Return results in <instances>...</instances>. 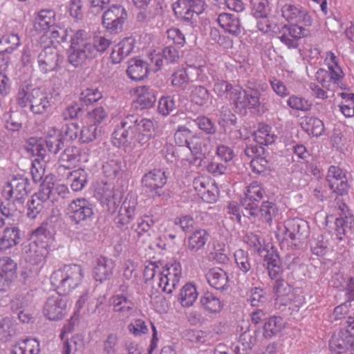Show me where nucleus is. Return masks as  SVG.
I'll return each mask as SVG.
<instances>
[{"instance_id":"1","label":"nucleus","mask_w":354,"mask_h":354,"mask_svg":"<svg viewBox=\"0 0 354 354\" xmlns=\"http://www.w3.org/2000/svg\"><path fill=\"white\" fill-rule=\"evenodd\" d=\"M154 127L153 122L138 115H127L113 133V138L118 145H128L136 142L147 144L152 137Z\"/></svg>"},{"instance_id":"2","label":"nucleus","mask_w":354,"mask_h":354,"mask_svg":"<svg viewBox=\"0 0 354 354\" xmlns=\"http://www.w3.org/2000/svg\"><path fill=\"white\" fill-rule=\"evenodd\" d=\"M30 192L31 186L27 176L19 174L14 176L2 190L3 199L0 200L2 215L7 218L15 216Z\"/></svg>"},{"instance_id":"3","label":"nucleus","mask_w":354,"mask_h":354,"mask_svg":"<svg viewBox=\"0 0 354 354\" xmlns=\"http://www.w3.org/2000/svg\"><path fill=\"white\" fill-rule=\"evenodd\" d=\"M16 100L17 104L21 108L29 105L30 111L34 114H44L51 108V97L44 89L39 87L32 88L26 84L20 85Z\"/></svg>"},{"instance_id":"4","label":"nucleus","mask_w":354,"mask_h":354,"mask_svg":"<svg viewBox=\"0 0 354 354\" xmlns=\"http://www.w3.org/2000/svg\"><path fill=\"white\" fill-rule=\"evenodd\" d=\"M83 277L82 268L77 264L64 265L53 272L50 280L57 292L66 295L76 288Z\"/></svg>"},{"instance_id":"5","label":"nucleus","mask_w":354,"mask_h":354,"mask_svg":"<svg viewBox=\"0 0 354 354\" xmlns=\"http://www.w3.org/2000/svg\"><path fill=\"white\" fill-rule=\"evenodd\" d=\"M86 32L78 30L71 37V45L67 50L68 62L75 67L86 63L87 59H93V47L86 39Z\"/></svg>"},{"instance_id":"6","label":"nucleus","mask_w":354,"mask_h":354,"mask_svg":"<svg viewBox=\"0 0 354 354\" xmlns=\"http://www.w3.org/2000/svg\"><path fill=\"white\" fill-rule=\"evenodd\" d=\"M66 215L77 229L90 225L95 216V204L86 198H77L68 204Z\"/></svg>"},{"instance_id":"7","label":"nucleus","mask_w":354,"mask_h":354,"mask_svg":"<svg viewBox=\"0 0 354 354\" xmlns=\"http://www.w3.org/2000/svg\"><path fill=\"white\" fill-rule=\"evenodd\" d=\"M127 17V12L122 5L113 4L103 12L102 25L109 33L118 35L122 31Z\"/></svg>"},{"instance_id":"8","label":"nucleus","mask_w":354,"mask_h":354,"mask_svg":"<svg viewBox=\"0 0 354 354\" xmlns=\"http://www.w3.org/2000/svg\"><path fill=\"white\" fill-rule=\"evenodd\" d=\"M61 295L57 292L48 296L44 304L43 313L49 320H61L67 313V301Z\"/></svg>"},{"instance_id":"9","label":"nucleus","mask_w":354,"mask_h":354,"mask_svg":"<svg viewBox=\"0 0 354 354\" xmlns=\"http://www.w3.org/2000/svg\"><path fill=\"white\" fill-rule=\"evenodd\" d=\"M167 181L166 172L160 169H154L146 173L141 180L142 186L147 187L153 193V198L163 195L162 187L167 183Z\"/></svg>"},{"instance_id":"10","label":"nucleus","mask_w":354,"mask_h":354,"mask_svg":"<svg viewBox=\"0 0 354 354\" xmlns=\"http://www.w3.org/2000/svg\"><path fill=\"white\" fill-rule=\"evenodd\" d=\"M264 194L265 191L257 182H253L248 187L246 196L241 201L245 210L243 211L244 216H254L257 214L258 204Z\"/></svg>"},{"instance_id":"11","label":"nucleus","mask_w":354,"mask_h":354,"mask_svg":"<svg viewBox=\"0 0 354 354\" xmlns=\"http://www.w3.org/2000/svg\"><path fill=\"white\" fill-rule=\"evenodd\" d=\"M326 180L328 186L333 192L341 196L347 194L348 180L345 174L338 167L334 165L329 167Z\"/></svg>"},{"instance_id":"12","label":"nucleus","mask_w":354,"mask_h":354,"mask_svg":"<svg viewBox=\"0 0 354 354\" xmlns=\"http://www.w3.org/2000/svg\"><path fill=\"white\" fill-rule=\"evenodd\" d=\"M282 233L284 239H290L292 241L304 239L308 234V225L303 219L295 218L286 221Z\"/></svg>"},{"instance_id":"13","label":"nucleus","mask_w":354,"mask_h":354,"mask_svg":"<svg viewBox=\"0 0 354 354\" xmlns=\"http://www.w3.org/2000/svg\"><path fill=\"white\" fill-rule=\"evenodd\" d=\"M17 263L10 257L0 259V291H6L17 277Z\"/></svg>"},{"instance_id":"14","label":"nucleus","mask_w":354,"mask_h":354,"mask_svg":"<svg viewBox=\"0 0 354 354\" xmlns=\"http://www.w3.org/2000/svg\"><path fill=\"white\" fill-rule=\"evenodd\" d=\"M282 16L286 20L295 23H303L306 26L312 25L313 19L308 11L301 6L285 4L281 8Z\"/></svg>"},{"instance_id":"15","label":"nucleus","mask_w":354,"mask_h":354,"mask_svg":"<svg viewBox=\"0 0 354 354\" xmlns=\"http://www.w3.org/2000/svg\"><path fill=\"white\" fill-rule=\"evenodd\" d=\"M59 57V54L55 49L51 47L45 48L37 57L41 71L46 73L56 70L58 66Z\"/></svg>"},{"instance_id":"16","label":"nucleus","mask_w":354,"mask_h":354,"mask_svg":"<svg viewBox=\"0 0 354 354\" xmlns=\"http://www.w3.org/2000/svg\"><path fill=\"white\" fill-rule=\"evenodd\" d=\"M114 268L115 263L112 259L100 257L97 259V263L93 268L95 279L101 283L110 279L113 275Z\"/></svg>"},{"instance_id":"17","label":"nucleus","mask_w":354,"mask_h":354,"mask_svg":"<svg viewBox=\"0 0 354 354\" xmlns=\"http://www.w3.org/2000/svg\"><path fill=\"white\" fill-rule=\"evenodd\" d=\"M217 20L225 32L234 36H239L241 33L243 28L237 15L223 12L218 15Z\"/></svg>"},{"instance_id":"18","label":"nucleus","mask_w":354,"mask_h":354,"mask_svg":"<svg viewBox=\"0 0 354 354\" xmlns=\"http://www.w3.org/2000/svg\"><path fill=\"white\" fill-rule=\"evenodd\" d=\"M208 283L218 290H226L230 287L227 274L220 268H213L205 274Z\"/></svg>"},{"instance_id":"19","label":"nucleus","mask_w":354,"mask_h":354,"mask_svg":"<svg viewBox=\"0 0 354 354\" xmlns=\"http://www.w3.org/2000/svg\"><path fill=\"white\" fill-rule=\"evenodd\" d=\"M136 39L133 37L124 38L115 45L111 54L113 63L119 64L123 59L130 55L134 48Z\"/></svg>"},{"instance_id":"20","label":"nucleus","mask_w":354,"mask_h":354,"mask_svg":"<svg viewBox=\"0 0 354 354\" xmlns=\"http://www.w3.org/2000/svg\"><path fill=\"white\" fill-rule=\"evenodd\" d=\"M102 191L103 206L109 213H115L120 202V196H118V194L113 190V186L107 183L104 184Z\"/></svg>"},{"instance_id":"21","label":"nucleus","mask_w":354,"mask_h":354,"mask_svg":"<svg viewBox=\"0 0 354 354\" xmlns=\"http://www.w3.org/2000/svg\"><path fill=\"white\" fill-rule=\"evenodd\" d=\"M127 73L133 80H142L147 77L149 73L148 64L142 59L131 58L128 62Z\"/></svg>"},{"instance_id":"22","label":"nucleus","mask_w":354,"mask_h":354,"mask_svg":"<svg viewBox=\"0 0 354 354\" xmlns=\"http://www.w3.org/2000/svg\"><path fill=\"white\" fill-rule=\"evenodd\" d=\"M39 343L33 338L20 339L12 346L10 351V354H39Z\"/></svg>"},{"instance_id":"23","label":"nucleus","mask_w":354,"mask_h":354,"mask_svg":"<svg viewBox=\"0 0 354 354\" xmlns=\"http://www.w3.org/2000/svg\"><path fill=\"white\" fill-rule=\"evenodd\" d=\"M209 239V233L205 229L196 230L187 239V248L192 253L202 249Z\"/></svg>"},{"instance_id":"24","label":"nucleus","mask_w":354,"mask_h":354,"mask_svg":"<svg viewBox=\"0 0 354 354\" xmlns=\"http://www.w3.org/2000/svg\"><path fill=\"white\" fill-rule=\"evenodd\" d=\"M80 150L77 147L70 146L65 148L64 151L61 153L59 159L60 165L59 171L70 169L73 165H76L80 160Z\"/></svg>"},{"instance_id":"25","label":"nucleus","mask_w":354,"mask_h":354,"mask_svg":"<svg viewBox=\"0 0 354 354\" xmlns=\"http://www.w3.org/2000/svg\"><path fill=\"white\" fill-rule=\"evenodd\" d=\"M300 125L303 130L310 136L318 137L324 132V122L317 118H302Z\"/></svg>"},{"instance_id":"26","label":"nucleus","mask_w":354,"mask_h":354,"mask_svg":"<svg viewBox=\"0 0 354 354\" xmlns=\"http://www.w3.org/2000/svg\"><path fill=\"white\" fill-rule=\"evenodd\" d=\"M21 239V232L18 227H6L0 238V251H5L17 245Z\"/></svg>"},{"instance_id":"27","label":"nucleus","mask_w":354,"mask_h":354,"mask_svg":"<svg viewBox=\"0 0 354 354\" xmlns=\"http://www.w3.org/2000/svg\"><path fill=\"white\" fill-rule=\"evenodd\" d=\"M55 26V14L52 10H40L34 20V26L37 30L48 31Z\"/></svg>"},{"instance_id":"28","label":"nucleus","mask_w":354,"mask_h":354,"mask_svg":"<svg viewBox=\"0 0 354 354\" xmlns=\"http://www.w3.org/2000/svg\"><path fill=\"white\" fill-rule=\"evenodd\" d=\"M335 226L339 240H342V235L351 237L354 233V218L351 215L337 218Z\"/></svg>"},{"instance_id":"29","label":"nucleus","mask_w":354,"mask_h":354,"mask_svg":"<svg viewBox=\"0 0 354 354\" xmlns=\"http://www.w3.org/2000/svg\"><path fill=\"white\" fill-rule=\"evenodd\" d=\"M111 305L113 312L122 315H129L134 308L133 302L122 294L113 295L111 297Z\"/></svg>"},{"instance_id":"30","label":"nucleus","mask_w":354,"mask_h":354,"mask_svg":"<svg viewBox=\"0 0 354 354\" xmlns=\"http://www.w3.org/2000/svg\"><path fill=\"white\" fill-rule=\"evenodd\" d=\"M284 327L283 319L279 316H272L266 319L263 324V337L270 339L280 333Z\"/></svg>"},{"instance_id":"31","label":"nucleus","mask_w":354,"mask_h":354,"mask_svg":"<svg viewBox=\"0 0 354 354\" xmlns=\"http://www.w3.org/2000/svg\"><path fill=\"white\" fill-rule=\"evenodd\" d=\"M45 143L49 152L57 154L62 149L65 147V138L60 132L53 130L47 134Z\"/></svg>"},{"instance_id":"32","label":"nucleus","mask_w":354,"mask_h":354,"mask_svg":"<svg viewBox=\"0 0 354 354\" xmlns=\"http://www.w3.org/2000/svg\"><path fill=\"white\" fill-rule=\"evenodd\" d=\"M48 245H43L35 243H30L28 256V261L32 264H39L41 263L48 254Z\"/></svg>"},{"instance_id":"33","label":"nucleus","mask_w":354,"mask_h":354,"mask_svg":"<svg viewBox=\"0 0 354 354\" xmlns=\"http://www.w3.org/2000/svg\"><path fill=\"white\" fill-rule=\"evenodd\" d=\"M197 297L196 286L191 283H187L181 288L178 300L183 307H190L196 301Z\"/></svg>"},{"instance_id":"34","label":"nucleus","mask_w":354,"mask_h":354,"mask_svg":"<svg viewBox=\"0 0 354 354\" xmlns=\"http://www.w3.org/2000/svg\"><path fill=\"white\" fill-rule=\"evenodd\" d=\"M67 180L71 183V189L75 192L82 190L88 181V174L83 169H78L70 171L67 175Z\"/></svg>"},{"instance_id":"35","label":"nucleus","mask_w":354,"mask_h":354,"mask_svg":"<svg viewBox=\"0 0 354 354\" xmlns=\"http://www.w3.org/2000/svg\"><path fill=\"white\" fill-rule=\"evenodd\" d=\"M196 139V134L185 125H179L174 133V142L179 147H189L190 142Z\"/></svg>"},{"instance_id":"36","label":"nucleus","mask_w":354,"mask_h":354,"mask_svg":"<svg viewBox=\"0 0 354 354\" xmlns=\"http://www.w3.org/2000/svg\"><path fill=\"white\" fill-rule=\"evenodd\" d=\"M201 304L205 310L211 313H219L223 304L220 299L210 292H206L201 298Z\"/></svg>"},{"instance_id":"37","label":"nucleus","mask_w":354,"mask_h":354,"mask_svg":"<svg viewBox=\"0 0 354 354\" xmlns=\"http://www.w3.org/2000/svg\"><path fill=\"white\" fill-rule=\"evenodd\" d=\"M192 102L199 106H207L211 100V95L209 91L203 86H196L192 90L190 94Z\"/></svg>"},{"instance_id":"38","label":"nucleus","mask_w":354,"mask_h":354,"mask_svg":"<svg viewBox=\"0 0 354 354\" xmlns=\"http://www.w3.org/2000/svg\"><path fill=\"white\" fill-rule=\"evenodd\" d=\"M245 90L242 92L241 88H235L229 96V101L234 106L235 111L239 113H246V100Z\"/></svg>"},{"instance_id":"39","label":"nucleus","mask_w":354,"mask_h":354,"mask_svg":"<svg viewBox=\"0 0 354 354\" xmlns=\"http://www.w3.org/2000/svg\"><path fill=\"white\" fill-rule=\"evenodd\" d=\"M245 95L247 109H257L261 105L263 106L266 104L263 95L258 89L248 88L245 90Z\"/></svg>"},{"instance_id":"40","label":"nucleus","mask_w":354,"mask_h":354,"mask_svg":"<svg viewBox=\"0 0 354 354\" xmlns=\"http://www.w3.org/2000/svg\"><path fill=\"white\" fill-rule=\"evenodd\" d=\"M257 214L253 217H257L259 214H261V217L263 218L266 222L270 223L272 221V218L277 215L278 208L277 205L270 201H263L260 207L258 206V212Z\"/></svg>"},{"instance_id":"41","label":"nucleus","mask_w":354,"mask_h":354,"mask_svg":"<svg viewBox=\"0 0 354 354\" xmlns=\"http://www.w3.org/2000/svg\"><path fill=\"white\" fill-rule=\"evenodd\" d=\"M344 331H340L337 335H333L329 342V348L332 352L341 354L349 349L346 338H344Z\"/></svg>"},{"instance_id":"42","label":"nucleus","mask_w":354,"mask_h":354,"mask_svg":"<svg viewBox=\"0 0 354 354\" xmlns=\"http://www.w3.org/2000/svg\"><path fill=\"white\" fill-rule=\"evenodd\" d=\"M44 203L37 196L32 195L26 203V215L28 218L35 219L43 210Z\"/></svg>"},{"instance_id":"43","label":"nucleus","mask_w":354,"mask_h":354,"mask_svg":"<svg viewBox=\"0 0 354 354\" xmlns=\"http://www.w3.org/2000/svg\"><path fill=\"white\" fill-rule=\"evenodd\" d=\"M194 122L206 135L212 136L217 131V127L210 118L205 115L198 116Z\"/></svg>"},{"instance_id":"44","label":"nucleus","mask_w":354,"mask_h":354,"mask_svg":"<svg viewBox=\"0 0 354 354\" xmlns=\"http://www.w3.org/2000/svg\"><path fill=\"white\" fill-rule=\"evenodd\" d=\"M282 32L299 41L301 38L306 37L310 34L309 30L303 28L297 24L284 25L282 28Z\"/></svg>"},{"instance_id":"45","label":"nucleus","mask_w":354,"mask_h":354,"mask_svg":"<svg viewBox=\"0 0 354 354\" xmlns=\"http://www.w3.org/2000/svg\"><path fill=\"white\" fill-rule=\"evenodd\" d=\"M234 256L236 266L241 271L245 274L250 270L252 265L247 252L239 249L235 251Z\"/></svg>"},{"instance_id":"46","label":"nucleus","mask_w":354,"mask_h":354,"mask_svg":"<svg viewBox=\"0 0 354 354\" xmlns=\"http://www.w3.org/2000/svg\"><path fill=\"white\" fill-rule=\"evenodd\" d=\"M156 100L155 95L144 86L141 88V93L138 96L136 103L140 105V109H144L153 106Z\"/></svg>"},{"instance_id":"47","label":"nucleus","mask_w":354,"mask_h":354,"mask_svg":"<svg viewBox=\"0 0 354 354\" xmlns=\"http://www.w3.org/2000/svg\"><path fill=\"white\" fill-rule=\"evenodd\" d=\"M51 237L50 230L47 229L46 226L42 225L32 232V239H34L32 243L48 245Z\"/></svg>"},{"instance_id":"48","label":"nucleus","mask_w":354,"mask_h":354,"mask_svg":"<svg viewBox=\"0 0 354 354\" xmlns=\"http://www.w3.org/2000/svg\"><path fill=\"white\" fill-rule=\"evenodd\" d=\"M83 346V340L81 336L78 335H74L70 339L64 342L63 354H75L77 351H81Z\"/></svg>"},{"instance_id":"49","label":"nucleus","mask_w":354,"mask_h":354,"mask_svg":"<svg viewBox=\"0 0 354 354\" xmlns=\"http://www.w3.org/2000/svg\"><path fill=\"white\" fill-rule=\"evenodd\" d=\"M15 334V326L9 317L0 320V340L7 342Z\"/></svg>"},{"instance_id":"50","label":"nucleus","mask_w":354,"mask_h":354,"mask_svg":"<svg viewBox=\"0 0 354 354\" xmlns=\"http://www.w3.org/2000/svg\"><path fill=\"white\" fill-rule=\"evenodd\" d=\"M252 14L256 18L267 17L268 9V0H250Z\"/></svg>"},{"instance_id":"51","label":"nucleus","mask_w":354,"mask_h":354,"mask_svg":"<svg viewBox=\"0 0 354 354\" xmlns=\"http://www.w3.org/2000/svg\"><path fill=\"white\" fill-rule=\"evenodd\" d=\"M328 73L329 76V81L331 84V87H333V89L336 86H338L342 89H346V87L342 82L344 73L339 66L335 67L333 66H328Z\"/></svg>"},{"instance_id":"52","label":"nucleus","mask_w":354,"mask_h":354,"mask_svg":"<svg viewBox=\"0 0 354 354\" xmlns=\"http://www.w3.org/2000/svg\"><path fill=\"white\" fill-rule=\"evenodd\" d=\"M239 342L241 346H237L235 348V352L236 354H246L254 346L255 338L250 334L244 332L240 335Z\"/></svg>"},{"instance_id":"53","label":"nucleus","mask_w":354,"mask_h":354,"mask_svg":"<svg viewBox=\"0 0 354 354\" xmlns=\"http://www.w3.org/2000/svg\"><path fill=\"white\" fill-rule=\"evenodd\" d=\"M100 131L95 124H88L83 127L80 131V140L83 143H88L93 141L100 135Z\"/></svg>"},{"instance_id":"54","label":"nucleus","mask_w":354,"mask_h":354,"mask_svg":"<svg viewBox=\"0 0 354 354\" xmlns=\"http://www.w3.org/2000/svg\"><path fill=\"white\" fill-rule=\"evenodd\" d=\"M176 109V104L174 97L162 96L159 100L158 109L162 115H168Z\"/></svg>"},{"instance_id":"55","label":"nucleus","mask_w":354,"mask_h":354,"mask_svg":"<svg viewBox=\"0 0 354 354\" xmlns=\"http://www.w3.org/2000/svg\"><path fill=\"white\" fill-rule=\"evenodd\" d=\"M153 224V221L145 216L144 218H138L136 222L131 225V229L136 232L138 236L140 237L143 233L147 232Z\"/></svg>"},{"instance_id":"56","label":"nucleus","mask_w":354,"mask_h":354,"mask_svg":"<svg viewBox=\"0 0 354 354\" xmlns=\"http://www.w3.org/2000/svg\"><path fill=\"white\" fill-rule=\"evenodd\" d=\"M171 84L173 86L185 89L189 82V77L187 71L182 68L175 71L171 77Z\"/></svg>"},{"instance_id":"57","label":"nucleus","mask_w":354,"mask_h":354,"mask_svg":"<svg viewBox=\"0 0 354 354\" xmlns=\"http://www.w3.org/2000/svg\"><path fill=\"white\" fill-rule=\"evenodd\" d=\"M83 113V105L79 103H73L63 111L62 116L64 120H75L80 118Z\"/></svg>"},{"instance_id":"58","label":"nucleus","mask_w":354,"mask_h":354,"mask_svg":"<svg viewBox=\"0 0 354 354\" xmlns=\"http://www.w3.org/2000/svg\"><path fill=\"white\" fill-rule=\"evenodd\" d=\"M46 32L49 34L48 37L51 39L52 44H61L67 40L68 30L64 28L54 26Z\"/></svg>"},{"instance_id":"59","label":"nucleus","mask_w":354,"mask_h":354,"mask_svg":"<svg viewBox=\"0 0 354 354\" xmlns=\"http://www.w3.org/2000/svg\"><path fill=\"white\" fill-rule=\"evenodd\" d=\"M235 88L227 81L218 80L214 83L213 91L218 97L229 99V96Z\"/></svg>"},{"instance_id":"60","label":"nucleus","mask_w":354,"mask_h":354,"mask_svg":"<svg viewBox=\"0 0 354 354\" xmlns=\"http://www.w3.org/2000/svg\"><path fill=\"white\" fill-rule=\"evenodd\" d=\"M20 45L19 37L17 34H8L0 39V48H8L9 53H12Z\"/></svg>"},{"instance_id":"61","label":"nucleus","mask_w":354,"mask_h":354,"mask_svg":"<svg viewBox=\"0 0 354 354\" xmlns=\"http://www.w3.org/2000/svg\"><path fill=\"white\" fill-rule=\"evenodd\" d=\"M136 200L133 196L127 197L120 207V212L133 221L136 215Z\"/></svg>"},{"instance_id":"62","label":"nucleus","mask_w":354,"mask_h":354,"mask_svg":"<svg viewBox=\"0 0 354 354\" xmlns=\"http://www.w3.org/2000/svg\"><path fill=\"white\" fill-rule=\"evenodd\" d=\"M121 169V162L118 160H110L102 165L103 173L111 179L115 178Z\"/></svg>"},{"instance_id":"63","label":"nucleus","mask_w":354,"mask_h":354,"mask_svg":"<svg viewBox=\"0 0 354 354\" xmlns=\"http://www.w3.org/2000/svg\"><path fill=\"white\" fill-rule=\"evenodd\" d=\"M250 167L253 172L260 174L270 170V162L265 154L264 156L252 158L250 161Z\"/></svg>"},{"instance_id":"64","label":"nucleus","mask_w":354,"mask_h":354,"mask_svg":"<svg viewBox=\"0 0 354 354\" xmlns=\"http://www.w3.org/2000/svg\"><path fill=\"white\" fill-rule=\"evenodd\" d=\"M88 119L93 124H100L108 116L107 111L102 106H98L87 113Z\"/></svg>"}]
</instances>
